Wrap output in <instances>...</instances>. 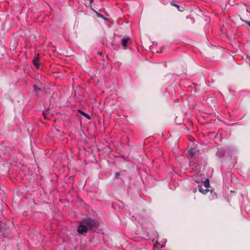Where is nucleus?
<instances>
[{"mask_svg":"<svg viewBox=\"0 0 250 250\" xmlns=\"http://www.w3.org/2000/svg\"><path fill=\"white\" fill-rule=\"evenodd\" d=\"M84 223L87 226L90 232H94L98 228V223L94 219L86 218L84 220Z\"/></svg>","mask_w":250,"mask_h":250,"instance_id":"f257e3e1","label":"nucleus"},{"mask_svg":"<svg viewBox=\"0 0 250 250\" xmlns=\"http://www.w3.org/2000/svg\"><path fill=\"white\" fill-rule=\"evenodd\" d=\"M11 231L10 226H8L5 224H0V235L6 237Z\"/></svg>","mask_w":250,"mask_h":250,"instance_id":"f03ea898","label":"nucleus"},{"mask_svg":"<svg viewBox=\"0 0 250 250\" xmlns=\"http://www.w3.org/2000/svg\"><path fill=\"white\" fill-rule=\"evenodd\" d=\"M88 230L87 226L81 224L77 228V231L80 234H83L86 233Z\"/></svg>","mask_w":250,"mask_h":250,"instance_id":"7ed1b4c3","label":"nucleus"},{"mask_svg":"<svg viewBox=\"0 0 250 250\" xmlns=\"http://www.w3.org/2000/svg\"><path fill=\"white\" fill-rule=\"evenodd\" d=\"M39 54H37L36 55V57L33 60V63L34 65V66L36 68H38L40 65V61H39Z\"/></svg>","mask_w":250,"mask_h":250,"instance_id":"20e7f679","label":"nucleus"},{"mask_svg":"<svg viewBox=\"0 0 250 250\" xmlns=\"http://www.w3.org/2000/svg\"><path fill=\"white\" fill-rule=\"evenodd\" d=\"M130 39L129 37L122 39V42H121V44H122V46H124L125 49H126L127 43L130 41Z\"/></svg>","mask_w":250,"mask_h":250,"instance_id":"39448f33","label":"nucleus"},{"mask_svg":"<svg viewBox=\"0 0 250 250\" xmlns=\"http://www.w3.org/2000/svg\"><path fill=\"white\" fill-rule=\"evenodd\" d=\"M18 46V42L16 39H14L11 41L10 44L11 50L13 52L16 50Z\"/></svg>","mask_w":250,"mask_h":250,"instance_id":"423d86ee","label":"nucleus"},{"mask_svg":"<svg viewBox=\"0 0 250 250\" xmlns=\"http://www.w3.org/2000/svg\"><path fill=\"white\" fill-rule=\"evenodd\" d=\"M53 114L50 113V110L48 109L45 110L43 112V116H44V118L47 119H49L51 117H52Z\"/></svg>","mask_w":250,"mask_h":250,"instance_id":"0eeeda50","label":"nucleus"},{"mask_svg":"<svg viewBox=\"0 0 250 250\" xmlns=\"http://www.w3.org/2000/svg\"><path fill=\"white\" fill-rule=\"evenodd\" d=\"M198 190L199 192H201L202 193L204 194H206L209 191V189L208 188L204 189L202 188L201 186H198Z\"/></svg>","mask_w":250,"mask_h":250,"instance_id":"6e6552de","label":"nucleus"},{"mask_svg":"<svg viewBox=\"0 0 250 250\" xmlns=\"http://www.w3.org/2000/svg\"><path fill=\"white\" fill-rule=\"evenodd\" d=\"M80 113H81V114H82L83 116L85 117L88 119H91V117H90V115L84 112V111H82V110H80Z\"/></svg>","mask_w":250,"mask_h":250,"instance_id":"1a4fd4ad","label":"nucleus"},{"mask_svg":"<svg viewBox=\"0 0 250 250\" xmlns=\"http://www.w3.org/2000/svg\"><path fill=\"white\" fill-rule=\"evenodd\" d=\"M204 186L206 188H208L209 187V181L208 179H206L204 182Z\"/></svg>","mask_w":250,"mask_h":250,"instance_id":"9d476101","label":"nucleus"},{"mask_svg":"<svg viewBox=\"0 0 250 250\" xmlns=\"http://www.w3.org/2000/svg\"><path fill=\"white\" fill-rule=\"evenodd\" d=\"M243 21L244 22V23L247 25L248 26H249V27H250V21H247V20H243Z\"/></svg>","mask_w":250,"mask_h":250,"instance_id":"9b49d317","label":"nucleus"},{"mask_svg":"<svg viewBox=\"0 0 250 250\" xmlns=\"http://www.w3.org/2000/svg\"><path fill=\"white\" fill-rule=\"evenodd\" d=\"M172 75L171 74H169L167 75L168 78L167 79H166V81H169L171 78H172Z\"/></svg>","mask_w":250,"mask_h":250,"instance_id":"f8f14e48","label":"nucleus"},{"mask_svg":"<svg viewBox=\"0 0 250 250\" xmlns=\"http://www.w3.org/2000/svg\"><path fill=\"white\" fill-rule=\"evenodd\" d=\"M189 153L191 154L192 157L194 156V152L193 150H189Z\"/></svg>","mask_w":250,"mask_h":250,"instance_id":"ddd939ff","label":"nucleus"},{"mask_svg":"<svg viewBox=\"0 0 250 250\" xmlns=\"http://www.w3.org/2000/svg\"><path fill=\"white\" fill-rule=\"evenodd\" d=\"M171 5L174 6V7H176L178 9L179 8V6L178 5H177V4L172 3Z\"/></svg>","mask_w":250,"mask_h":250,"instance_id":"4468645a","label":"nucleus"},{"mask_svg":"<svg viewBox=\"0 0 250 250\" xmlns=\"http://www.w3.org/2000/svg\"><path fill=\"white\" fill-rule=\"evenodd\" d=\"M34 90H35L36 91H38V90H41V89H40V88H38L36 85H34Z\"/></svg>","mask_w":250,"mask_h":250,"instance_id":"2eb2a0df","label":"nucleus"},{"mask_svg":"<svg viewBox=\"0 0 250 250\" xmlns=\"http://www.w3.org/2000/svg\"><path fill=\"white\" fill-rule=\"evenodd\" d=\"M119 175V173L118 172H116L115 173V177H117Z\"/></svg>","mask_w":250,"mask_h":250,"instance_id":"dca6fc26","label":"nucleus"},{"mask_svg":"<svg viewBox=\"0 0 250 250\" xmlns=\"http://www.w3.org/2000/svg\"><path fill=\"white\" fill-rule=\"evenodd\" d=\"M98 16L99 17H103V16L102 15H101V14H98Z\"/></svg>","mask_w":250,"mask_h":250,"instance_id":"f3484780","label":"nucleus"},{"mask_svg":"<svg viewBox=\"0 0 250 250\" xmlns=\"http://www.w3.org/2000/svg\"><path fill=\"white\" fill-rule=\"evenodd\" d=\"M247 58H248V59L250 60V56H247Z\"/></svg>","mask_w":250,"mask_h":250,"instance_id":"a211bd4d","label":"nucleus"},{"mask_svg":"<svg viewBox=\"0 0 250 250\" xmlns=\"http://www.w3.org/2000/svg\"><path fill=\"white\" fill-rule=\"evenodd\" d=\"M93 1V0H90V3H91Z\"/></svg>","mask_w":250,"mask_h":250,"instance_id":"6ab92c4d","label":"nucleus"}]
</instances>
